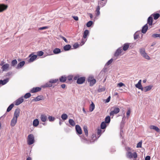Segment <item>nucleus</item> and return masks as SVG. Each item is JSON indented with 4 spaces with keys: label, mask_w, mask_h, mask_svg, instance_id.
Returning a JSON list of instances; mask_svg holds the SVG:
<instances>
[{
    "label": "nucleus",
    "mask_w": 160,
    "mask_h": 160,
    "mask_svg": "<svg viewBox=\"0 0 160 160\" xmlns=\"http://www.w3.org/2000/svg\"><path fill=\"white\" fill-rule=\"evenodd\" d=\"M61 87L62 88H64L66 87V85L64 84H62L61 85Z\"/></svg>",
    "instance_id": "obj_62"
},
{
    "label": "nucleus",
    "mask_w": 160,
    "mask_h": 160,
    "mask_svg": "<svg viewBox=\"0 0 160 160\" xmlns=\"http://www.w3.org/2000/svg\"><path fill=\"white\" fill-rule=\"evenodd\" d=\"M48 119L49 121L50 122L53 121L55 119L54 117L50 116H49L48 117Z\"/></svg>",
    "instance_id": "obj_41"
},
{
    "label": "nucleus",
    "mask_w": 160,
    "mask_h": 160,
    "mask_svg": "<svg viewBox=\"0 0 160 160\" xmlns=\"http://www.w3.org/2000/svg\"><path fill=\"white\" fill-rule=\"evenodd\" d=\"M41 88L38 87H34L31 90L30 92L31 93H35L41 90Z\"/></svg>",
    "instance_id": "obj_10"
},
{
    "label": "nucleus",
    "mask_w": 160,
    "mask_h": 160,
    "mask_svg": "<svg viewBox=\"0 0 160 160\" xmlns=\"http://www.w3.org/2000/svg\"><path fill=\"white\" fill-rule=\"evenodd\" d=\"M118 86L119 87H121L122 86H125V85L122 82H120L118 84Z\"/></svg>",
    "instance_id": "obj_52"
},
{
    "label": "nucleus",
    "mask_w": 160,
    "mask_h": 160,
    "mask_svg": "<svg viewBox=\"0 0 160 160\" xmlns=\"http://www.w3.org/2000/svg\"><path fill=\"white\" fill-rule=\"evenodd\" d=\"M44 99L42 95L38 96L36 98L34 99V101L37 102Z\"/></svg>",
    "instance_id": "obj_21"
},
{
    "label": "nucleus",
    "mask_w": 160,
    "mask_h": 160,
    "mask_svg": "<svg viewBox=\"0 0 160 160\" xmlns=\"http://www.w3.org/2000/svg\"><path fill=\"white\" fill-rule=\"evenodd\" d=\"M112 110L110 113V115L112 117L114 114L118 113L120 111V109L118 108L113 107L112 108Z\"/></svg>",
    "instance_id": "obj_6"
},
{
    "label": "nucleus",
    "mask_w": 160,
    "mask_h": 160,
    "mask_svg": "<svg viewBox=\"0 0 160 160\" xmlns=\"http://www.w3.org/2000/svg\"><path fill=\"white\" fill-rule=\"evenodd\" d=\"M53 52L55 54H57L60 53L61 51L59 48H57L53 50Z\"/></svg>",
    "instance_id": "obj_29"
},
{
    "label": "nucleus",
    "mask_w": 160,
    "mask_h": 160,
    "mask_svg": "<svg viewBox=\"0 0 160 160\" xmlns=\"http://www.w3.org/2000/svg\"><path fill=\"white\" fill-rule=\"evenodd\" d=\"M148 28V27L147 24H145L143 26L142 30V32L143 33H145L147 31Z\"/></svg>",
    "instance_id": "obj_20"
},
{
    "label": "nucleus",
    "mask_w": 160,
    "mask_h": 160,
    "mask_svg": "<svg viewBox=\"0 0 160 160\" xmlns=\"http://www.w3.org/2000/svg\"><path fill=\"white\" fill-rule=\"evenodd\" d=\"M141 82L142 81L141 80H139L138 83L135 85V86L136 88L141 90L142 91L143 87H142L141 85Z\"/></svg>",
    "instance_id": "obj_17"
},
{
    "label": "nucleus",
    "mask_w": 160,
    "mask_h": 160,
    "mask_svg": "<svg viewBox=\"0 0 160 160\" xmlns=\"http://www.w3.org/2000/svg\"><path fill=\"white\" fill-rule=\"evenodd\" d=\"M88 82H89L90 86H93L96 82V80L93 76H89L87 79Z\"/></svg>",
    "instance_id": "obj_4"
},
{
    "label": "nucleus",
    "mask_w": 160,
    "mask_h": 160,
    "mask_svg": "<svg viewBox=\"0 0 160 160\" xmlns=\"http://www.w3.org/2000/svg\"><path fill=\"white\" fill-rule=\"evenodd\" d=\"M111 97L110 96H109L108 98L106 99V102H108L110 101V99Z\"/></svg>",
    "instance_id": "obj_60"
},
{
    "label": "nucleus",
    "mask_w": 160,
    "mask_h": 160,
    "mask_svg": "<svg viewBox=\"0 0 160 160\" xmlns=\"http://www.w3.org/2000/svg\"><path fill=\"white\" fill-rule=\"evenodd\" d=\"M43 54V52L42 51H40L37 52V55L39 56H41Z\"/></svg>",
    "instance_id": "obj_47"
},
{
    "label": "nucleus",
    "mask_w": 160,
    "mask_h": 160,
    "mask_svg": "<svg viewBox=\"0 0 160 160\" xmlns=\"http://www.w3.org/2000/svg\"><path fill=\"white\" fill-rule=\"evenodd\" d=\"M17 63V61L16 59H14L11 62V66H14Z\"/></svg>",
    "instance_id": "obj_36"
},
{
    "label": "nucleus",
    "mask_w": 160,
    "mask_h": 160,
    "mask_svg": "<svg viewBox=\"0 0 160 160\" xmlns=\"http://www.w3.org/2000/svg\"><path fill=\"white\" fill-rule=\"evenodd\" d=\"M75 128L77 133L79 134H82V130L80 126L78 125H77L75 127Z\"/></svg>",
    "instance_id": "obj_12"
},
{
    "label": "nucleus",
    "mask_w": 160,
    "mask_h": 160,
    "mask_svg": "<svg viewBox=\"0 0 160 160\" xmlns=\"http://www.w3.org/2000/svg\"><path fill=\"white\" fill-rule=\"evenodd\" d=\"M28 57L30 58L28 60V62H31L36 59L37 57V55H34L33 53H32L29 55Z\"/></svg>",
    "instance_id": "obj_7"
},
{
    "label": "nucleus",
    "mask_w": 160,
    "mask_h": 160,
    "mask_svg": "<svg viewBox=\"0 0 160 160\" xmlns=\"http://www.w3.org/2000/svg\"><path fill=\"white\" fill-rule=\"evenodd\" d=\"M9 67V65L8 64L6 63L3 65L2 68L3 71H6L8 70Z\"/></svg>",
    "instance_id": "obj_19"
},
{
    "label": "nucleus",
    "mask_w": 160,
    "mask_h": 160,
    "mask_svg": "<svg viewBox=\"0 0 160 160\" xmlns=\"http://www.w3.org/2000/svg\"><path fill=\"white\" fill-rule=\"evenodd\" d=\"M102 133V130L100 129H98L97 132V134L100 136Z\"/></svg>",
    "instance_id": "obj_55"
},
{
    "label": "nucleus",
    "mask_w": 160,
    "mask_h": 160,
    "mask_svg": "<svg viewBox=\"0 0 160 160\" xmlns=\"http://www.w3.org/2000/svg\"><path fill=\"white\" fill-rule=\"evenodd\" d=\"M61 38L65 42H67L68 41H67V39L64 37L62 36L61 37Z\"/></svg>",
    "instance_id": "obj_59"
},
{
    "label": "nucleus",
    "mask_w": 160,
    "mask_h": 160,
    "mask_svg": "<svg viewBox=\"0 0 160 160\" xmlns=\"http://www.w3.org/2000/svg\"><path fill=\"white\" fill-rule=\"evenodd\" d=\"M112 61H113V59L112 58V59H110L106 63V64L107 65H110L111 63H112Z\"/></svg>",
    "instance_id": "obj_51"
},
{
    "label": "nucleus",
    "mask_w": 160,
    "mask_h": 160,
    "mask_svg": "<svg viewBox=\"0 0 160 160\" xmlns=\"http://www.w3.org/2000/svg\"><path fill=\"white\" fill-rule=\"evenodd\" d=\"M20 110L19 108H18L15 109L13 117L17 118L19 116L20 114Z\"/></svg>",
    "instance_id": "obj_9"
},
{
    "label": "nucleus",
    "mask_w": 160,
    "mask_h": 160,
    "mask_svg": "<svg viewBox=\"0 0 160 160\" xmlns=\"http://www.w3.org/2000/svg\"><path fill=\"white\" fill-rule=\"evenodd\" d=\"M138 36H139L138 34L137 33H135L134 35V39H137L138 38Z\"/></svg>",
    "instance_id": "obj_54"
},
{
    "label": "nucleus",
    "mask_w": 160,
    "mask_h": 160,
    "mask_svg": "<svg viewBox=\"0 0 160 160\" xmlns=\"http://www.w3.org/2000/svg\"><path fill=\"white\" fill-rule=\"evenodd\" d=\"M106 125L105 122H103L101 124V128L102 129H104L106 128Z\"/></svg>",
    "instance_id": "obj_33"
},
{
    "label": "nucleus",
    "mask_w": 160,
    "mask_h": 160,
    "mask_svg": "<svg viewBox=\"0 0 160 160\" xmlns=\"http://www.w3.org/2000/svg\"><path fill=\"white\" fill-rule=\"evenodd\" d=\"M34 142V138L32 134L29 135L27 138V143L29 145H32Z\"/></svg>",
    "instance_id": "obj_2"
},
{
    "label": "nucleus",
    "mask_w": 160,
    "mask_h": 160,
    "mask_svg": "<svg viewBox=\"0 0 160 160\" xmlns=\"http://www.w3.org/2000/svg\"><path fill=\"white\" fill-rule=\"evenodd\" d=\"M52 86V85L51 83H50V81L48 82L43 86V88L46 87H51Z\"/></svg>",
    "instance_id": "obj_34"
},
{
    "label": "nucleus",
    "mask_w": 160,
    "mask_h": 160,
    "mask_svg": "<svg viewBox=\"0 0 160 160\" xmlns=\"http://www.w3.org/2000/svg\"><path fill=\"white\" fill-rule=\"evenodd\" d=\"M69 122L70 124L72 127L75 126V123L74 121L72 119H69Z\"/></svg>",
    "instance_id": "obj_32"
},
{
    "label": "nucleus",
    "mask_w": 160,
    "mask_h": 160,
    "mask_svg": "<svg viewBox=\"0 0 160 160\" xmlns=\"http://www.w3.org/2000/svg\"><path fill=\"white\" fill-rule=\"evenodd\" d=\"M84 39H84L83 38L82 39V45L85 42V40H84Z\"/></svg>",
    "instance_id": "obj_63"
},
{
    "label": "nucleus",
    "mask_w": 160,
    "mask_h": 160,
    "mask_svg": "<svg viewBox=\"0 0 160 160\" xmlns=\"http://www.w3.org/2000/svg\"><path fill=\"white\" fill-rule=\"evenodd\" d=\"M48 28V27L45 26V27H41V28H39V30H44V29H47Z\"/></svg>",
    "instance_id": "obj_56"
},
{
    "label": "nucleus",
    "mask_w": 160,
    "mask_h": 160,
    "mask_svg": "<svg viewBox=\"0 0 160 160\" xmlns=\"http://www.w3.org/2000/svg\"><path fill=\"white\" fill-rule=\"evenodd\" d=\"M153 16V18L155 20L158 19L160 17V15L159 13L153 14L152 15Z\"/></svg>",
    "instance_id": "obj_31"
},
{
    "label": "nucleus",
    "mask_w": 160,
    "mask_h": 160,
    "mask_svg": "<svg viewBox=\"0 0 160 160\" xmlns=\"http://www.w3.org/2000/svg\"><path fill=\"white\" fill-rule=\"evenodd\" d=\"M8 7L7 5L0 3V12H2L6 10Z\"/></svg>",
    "instance_id": "obj_8"
},
{
    "label": "nucleus",
    "mask_w": 160,
    "mask_h": 160,
    "mask_svg": "<svg viewBox=\"0 0 160 160\" xmlns=\"http://www.w3.org/2000/svg\"><path fill=\"white\" fill-rule=\"evenodd\" d=\"M152 87V85H149L146 87H144L142 88V91H143L145 92H146L150 90Z\"/></svg>",
    "instance_id": "obj_14"
},
{
    "label": "nucleus",
    "mask_w": 160,
    "mask_h": 160,
    "mask_svg": "<svg viewBox=\"0 0 160 160\" xmlns=\"http://www.w3.org/2000/svg\"><path fill=\"white\" fill-rule=\"evenodd\" d=\"M149 128L151 129H153L158 132L160 131V129L157 126L154 125H151L149 126Z\"/></svg>",
    "instance_id": "obj_15"
},
{
    "label": "nucleus",
    "mask_w": 160,
    "mask_h": 160,
    "mask_svg": "<svg viewBox=\"0 0 160 160\" xmlns=\"http://www.w3.org/2000/svg\"><path fill=\"white\" fill-rule=\"evenodd\" d=\"M83 130L85 135L87 136L88 135V130L86 126H84L83 127Z\"/></svg>",
    "instance_id": "obj_38"
},
{
    "label": "nucleus",
    "mask_w": 160,
    "mask_h": 160,
    "mask_svg": "<svg viewBox=\"0 0 160 160\" xmlns=\"http://www.w3.org/2000/svg\"><path fill=\"white\" fill-rule=\"evenodd\" d=\"M74 77L72 75H69L67 77V79L68 81L72 80Z\"/></svg>",
    "instance_id": "obj_48"
},
{
    "label": "nucleus",
    "mask_w": 160,
    "mask_h": 160,
    "mask_svg": "<svg viewBox=\"0 0 160 160\" xmlns=\"http://www.w3.org/2000/svg\"><path fill=\"white\" fill-rule=\"evenodd\" d=\"M73 79L74 80H77V83L78 84H81L85 82L86 78L85 77H80L78 75H77L74 77Z\"/></svg>",
    "instance_id": "obj_1"
},
{
    "label": "nucleus",
    "mask_w": 160,
    "mask_h": 160,
    "mask_svg": "<svg viewBox=\"0 0 160 160\" xmlns=\"http://www.w3.org/2000/svg\"><path fill=\"white\" fill-rule=\"evenodd\" d=\"M92 21H89L86 24L87 26L88 27H89L91 26L92 24Z\"/></svg>",
    "instance_id": "obj_44"
},
{
    "label": "nucleus",
    "mask_w": 160,
    "mask_h": 160,
    "mask_svg": "<svg viewBox=\"0 0 160 160\" xmlns=\"http://www.w3.org/2000/svg\"><path fill=\"white\" fill-rule=\"evenodd\" d=\"M89 34V31L88 30H86L84 32L83 38L84 39H86L87 38V36Z\"/></svg>",
    "instance_id": "obj_27"
},
{
    "label": "nucleus",
    "mask_w": 160,
    "mask_h": 160,
    "mask_svg": "<svg viewBox=\"0 0 160 160\" xmlns=\"http://www.w3.org/2000/svg\"><path fill=\"white\" fill-rule=\"evenodd\" d=\"M25 62L24 61H22L20 62L18 65L17 68L19 69L22 68L25 64Z\"/></svg>",
    "instance_id": "obj_22"
},
{
    "label": "nucleus",
    "mask_w": 160,
    "mask_h": 160,
    "mask_svg": "<svg viewBox=\"0 0 160 160\" xmlns=\"http://www.w3.org/2000/svg\"><path fill=\"white\" fill-rule=\"evenodd\" d=\"M40 118L41 120L43 122H45L47 119V116L44 114H41Z\"/></svg>",
    "instance_id": "obj_16"
},
{
    "label": "nucleus",
    "mask_w": 160,
    "mask_h": 160,
    "mask_svg": "<svg viewBox=\"0 0 160 160\" xmlns=\"http://www.w3.org/2000/svg\"><path fill=\"white\" fill-rule=\"evenodd\" d=\"M100 9V7L99 6H98L97 7L96 10V12H97V15H99L100 14V12L99 11Z\"/></svg>",
    "instance_id": "obj_43"
},
{
    "label": "nucleus",
    "mask_w": 160,
    "mask_h": 160,
    "mask_svg": "<svg viewBox=\"0 0 160 160\" xmlns=\"http://www.w3.org/2000/svg\"><path fill=\"white\" fill-rule=\"evenodd\" d=\"M31 96V94L30 93H28L25 94L24 97L25 98L27 99L30 97Z\"/></svg>",
    "instance_id": "obj_46"
},
{
    "label": "nucleus",
    "mask_w": 160,
    "mask_h": 160,
    "mask_svg": "<svg viewBox=\"0 0 160 160\" xmlns=\"http://www.w3.org/2000/svg\"><path fill=\"white\" fill-rule=\"evenodd\" d=\"M14 104H11L8 108L7 111V112H9L14 107Z\"/></svg>",
    "instance_id": "obj_35"
},
{
    "label": "nucleus",
    "mask_w": 160,
    "mask_h": 160,
    "mask_svg": "<svg viewBox=\"0 0 160 160\" xmlns=\"http://www.w3.org/2000/svg\"><path fill=\"white\" fill-rule=\"evenodd\" d=\"M68 116L66 114H63L61 116V118L62 119L65 120L68 118Z\"/></svg>",
    "instance_id": "obj_40"
},
{
    "label": "nucleus",
    "mask_w": 160,
    "mask_h": 160,
    "mask_svg": "<svg viewBox=\"0 0 160 160\" xmlns=\"http://www.w3.org/2000/svg\"><path fill=\"white\" fill-rule=\"evenodd\" d=\"M126 154L127 157L129 158H134L136 159L138 157L137 153L135 152L132 153L131 151H128L127 152Z\"/></svg>",
    "instance_id": "obj_3"
},
{
    "label": "nucleus",
    "mask_w": 160,
    "mask_h": 160,
    "mask_svg": "<svg viewBox=\"0 0 160 160\" xmlns=\"http://www.w3.org/2000/svg\"><path fill=\"white\" fill-rule=\"evenodd\" d=\"M122 52V49L120 48H119L116 51V52L114 54V56H118L121 54Z\"/></svg>",
    "instance_id": "obj_18"
},
{
    "label": "nucleus",
    "mask_w": 160,
    "mask_h": 160,
    "mask_svg": "<svg viewBox=\"0 0 160 160\" xmlns=\"http://www.w3.org/2000/svg\"><path fill=\"white\" fill-rule=\"evenodd\" d=\"M79 46V44L78 43H76L75 44H74L73 45V47L75 48H78Z\"/></svg>",
    "instance_id": "obj_53"
},
{
    "label": "nucleus",
    "mask_w": 160,
    "mask_h": 160,
    "mask_svg": "<svg viewBox=\"0 0 160 160\" xmlns=\"http://www.w3.org/2000/svg\"><path fill=\"white\" fill-rule=\"evenodd\" d=\"M140 52L142 56L146 59L149 60L150 58L145 52V50L144 49L141 48L140 49Z\"/></svg>",
    "instance_id": "obj_5"
},
{
    "label": "nucleus",
    "mask_w": 160,
    "mask_h": 160,
    "mask_svg": "<svg viewBox=\"0 0 160 160\" xmlns=\"http://www.w3.org/2000/svg\"><path fill=\"white\" fill-rule=\"evenodd\" d=\"M95 108V105L93 102H92L89 108V110L90 112L92 111Z\"/></svg>",
    "instance_id": "obj_26"
},
{
    "label": "nucleus",
    "mask_w": 160,
    "mask_h": 160,
    "mask_svg": "<svg viewBox=\"0 0 160 160\" xmlns=\"http://www.w3.org/2000/svg\"><path fill=\"white\" fill-rule=\"evenodd\" d=\"M8 82V81L6 79H4L3 80H0V85L2 84V85H4L5 84H6L7 82Z\"/></svg>",
    "instance_id": "obj_39"
},
{
    "label": "nucleus",
    "mask_w": 160,
    "mask_h": 160,
    "mask_svg": "<svg viewBox=\"0 0 160 160\" xmlns=\"http://www.w3.org/2000/svg\"><path fill=\"white\" fill-rule=\"evenodd\" d=\"M67 79V77L65 76H62L59 78V80L60 82H65V81H66Z\"/></svg>",
    "instance_id": "obj_25"
},
{
    "label": "nucleus",
    "mask_w": 160,
    "mask_h": 160,
    "mask_svg": "<svg viewBox=\"0 0 160 160\" xmlns=\"http://www.w3.org/2000/svg\"><path fill=\"white\" fill-rule=\"evenodd\" d=\"M129 45L128 43H126L123 45V50L125 51L127 50L129 48Z\"/></svg>",
    "instance_id": "obj_30"
},
{
    "label": "nucleus",
    "mask_w": 160,
    "mask_h": 160,
    "mask_svg": "<svg viewBox=\"0 0 160 160\" xmlns=\"http://www.w3.org/2000/svg\"><path fill=\"white\" fill-rule=\"evenodd\" d=\"M17 118L13 117L12 119L10 125L12 127H14L15 126L17 122Z\"/></svg>",
    "instance_id": "obj_13"
},
{
    "label": "nucleus",
    "mask_w": 160,
    "mask_h": 160,
    "mask_svg": "<svg viewBox=\"0 0 160 160\" xmlns=\"http://www.w3.org/2000/svg\"><path fill=\"white\" fill-rule=\"evenodd\" d=\"M126 150L127 151V152L131 151V148L129 147H127L126 148Z\"/></svg>",
    "instance_id": "obj_61"
},
{
    "label": "nucleus",
    "mask_w": 160,
    "mask_h": 160,
    "mask_svg": "<svg viewBox=\"0 0 160 160\" xmlns=\"http://www.w3.org/2000/svg\"><path fill=\"white\" fill-rule=\"evenodd\" d=\"M152 37L154 38H156L158 37L160 38V34H154L152 35Z\"/></svg>",
    "instance_id": "obj_45"
},
{
    "label": "nucleus",
    "mask_w": 160,
    "mask_h": 160,
    "mask_svg": "<svg viewBox=\"0 0 160 160\" xmlns=\"http://www.w3.org/2000/svg\"><path fill=\"white\" fill-rule=\"evenodd\" d=\"M152 18L151 16L149 17L148 19L147 24H148L149 25H152Z\"/></svg>",
    "instance_id": "obj_24"
},
{
    "label": "nucleus",
    "mask_w": 160,
    "mask_h": 160,
    "mask_svg": "<svg viewBox=\"0 0 160 160\" xmlns=\"http://www.w3.org/2000/svg\"><path fill=\"white\" fill-rule=\"evenodd\" d=\"M58 79H51L50 80V83H54L58 81Z\"/></svg>",
    "instance_id": "obj_42"
},
{
    "label": "nucleus",
    "mask_w": 160,
    "mask_h": 160,
    "mask_svg": "<svg viewBox=\"0 0 160 160\" xmlns=\"http://www.w3.org/2000/svg\"><path fill=\"white\" fill-rule=\"evenodd\" d=\"M105 122L106 123H109L110 121V118L109 116H108L106 117L105 119Z\"/></svg>",
    "instance_id": "obj_37"
},
{
    "label": "nucleus",
    "mask_w": 160,
    "mask_h": 160,
    "mask_svg": "<svg viewBox=\"0 0 160 160\" xmlns=\"http://www.w3.org/2000/svg\"><path fill=\"white\" fill-rule=\"evenodd\" d=\"M72 18L75 20L76 21H78V18L77 16H73Z\"/></svg>",
    "instance_id": "obj_57"
},
{
    "label": "nucleus",
    "mask_w": 160,
    "mask_h": 160,
    "mask_svg": "<svg viewBox=\"0 0 160 160\" xmlns=\"http://www.w3.org/2000/svg\"><path fill=\"white\" fill-rule=\"evenodd\" d=\"M142 142H140L137 144V148H141L142 147Z\"/></svg>",
    "instance_id": "obj_50"
},
{
    "label": "nucleus",
    "mask_w": 160,
    "mask_h": 160,
    "mask_svg": "<svg viewBox=\"0 0 160 160\" xmlns=\"http://www.w3.org/2000/svg\"><path fill=\"white\" fill-rule=\"evenodd\" d=\"M39 121L37 119H34L33 122V125L34 127H37L39 124Z\"/></svg>",
    "instance_id": "obj_23"
},
{
    "label": "nucleus",
    "mask_w": 160,
    "mask_h": 160,
    "mask_svg": "<svg viewBox=\"0 0 160 160\" xmlns=\"http://www.w3.org/2000/svg\"><path fill=\"white\" fill-rule=\"evenodd\" d=\"M150 157L149 156H148L146 157L145 160H150Z\"/></svg>",
    "instance_id": "obj_58"
},
{
    "label": "nucleus",
    "mask_w": 160,
    "mask_h": 160,
    "mask_svg": "<svg viewBox=\"0 0 160 160\" xmlns=\"http://www.w3.org/2000/svg\"><path fill=\"white\" fill-rule=\"evenodd\" d=\"M71 47V46L70 45L68 44L63 47V49L65 51H68L70 49Z\"/></svg>",
    "instance_id": "obj_28"
},
{
    "label": "nucleus",
    "mask_w": 160,
    "mask_h": 160,
    "mask_svg": "<svg viewBox=\"0 0 160 160\" xmlns=\"http://www.w3.org/2000/svg\"><path fill=\"white\" fill-rule=\"evenodd\" d=\"M23 101V99L22 97L19 98L16 100L15 102V105H18L21 103Z\"/></svg>",
    "instance_id": "obj_11"
},
{
    "label": "nucleus",
    "mask_w": 160,
    "mask_h": 160,
    "mask_svg": "<svg viewBox=\"0 0 160 160\" xmlns=\"http://www.w3.org/2000/svg\"><path fill=\"white\" fill-rule=\"evenodd\" d=\"M130 109H129L127 112V118H128L129 117L130 114Z\"/></svg>",
    "instance_id": "obj_49"
},
{
    "label": "nucleus",
    "mask_w": 160,
    "mask_h": 160,
    "mask_svg": "<svg viewBox=\"0 0 160 160\" xmlns=\"http://www.w3.org/2000/svg\"><path fill=\"white\" fill-rule=\"evenodd\" d=\"M32 160V158L31 157H28L27 159V160Z\"/></svg>",
    "instance_id": "obj_64"
}]
</instances>
